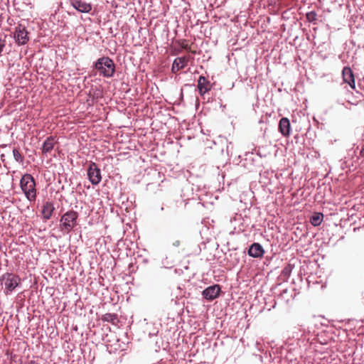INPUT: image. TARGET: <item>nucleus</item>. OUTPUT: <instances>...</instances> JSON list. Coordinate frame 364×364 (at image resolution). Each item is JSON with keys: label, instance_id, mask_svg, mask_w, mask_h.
Returning a JSON list of instances; mask_svg holds the SVG:
<instances>
[{"label": "nucleus", "instance_id": "nucleus-1", "mask_svg": "<svg viewBox=\"0 0 364 364\" xmlns=\"http://www.w3.org/2000/svg\"><path fill=\"white\" fill-rule=\"evenodd\" d=\"M22 191L29 201H34L36 198V182L33 177L28 173L24 174L20 181Z\"/></svg>", "mask_w": 364, "mask_h": 364}, {"label": "nucleus", "instance_id": "nucleus-2", "mask_svg": "<svg viewBox=\"0 0 364 364\" xmlns=\"http://www.w3.org/2000/svg\"><path fill=\"white\" fill-rule=\"evenodd\" d=\"M95 68L100 75L105 77H112L115 71V65L109 57L100 58L95 63Z\"/></svg>", "mask_w": 364, "mask_h": 364}, {"label": "nucleus", "instance_id": "nucleus-3", "mask_svg": "<svg viewBox=\"0 0 364 364\" xmlns=\"http://www.w3.org/2000/svg\"><path fill=\"white\" fill-rule=\"evenodd\" d=\"M78 213L69 210L64 213L60 219V229L66 232H70L77 225Z\"/></svg>", "mask_w": 364, "mask_h": 364}, {"label": "nucleus", "instance_id": "nucleus-4", "mask_svg": "<svg viewBox=\"0 0 364 364\" xmlns=\"http://www.w3.org/2000/svg\"><path fill=\"white\" fill-rule=\"evenodd\" d=\"M1 282L5 286L6 293L8 294L15 289L20 283V278L13 274L6 273L1 277Z\"/></svg>", "mask_w": 364, "mask_h": 364}, {"label": "nucleus", "instance_id": "nucleus-5", "mask_svg": "<svg viewBox=\"0 0 364 364\" xmlns=\"http://www.w3.org/2000/svg\"><path fill=\"white\" fill-rule=\"evenodd\" d=\"M14 38L18 45H24L29 41L28 32L26 27L21 24H18L15 28Z\"/></svg>", "mask_w": 364, "mask_h": 364}, {"label": "nucleus", "instance_id": "nucleus-6", "mask_svg": "<svg viewBox=\"0 0 364 364\" xmlns=\"http://www.w3.org/2000/svg\"><path fill=\"white\" fill-rule=\"evenodd\" d=\"M87 176L92 185H97L101 181V171L95 163L91 162L89 165Z\"/></svg>", "mask_w": 364, "mask_h": 364}, {"label": "nucleus", "instance_id": "nucleus-7", "mask_svg": "<svg viewBox=\"0 0 364 364\" xmlns=\"http://www.w3.org/2000/svg\"><path fill=\"white\" fill-rule=\"evenodd\" d=\"M190 59L191 57L189 55L176 58L172 64V72L173 73H176L179 70L183 69L186 66H187Z\"/></svg>", "mask_w": 364, "mask_h": 364}, {"label": "nucleus", "instance_id": "nucleus-8", "mask_svg": "<svg viewBox=\"0 0 364 364\" xmlns=\"http://www.w3.org/2000/svg\"><path fill=\"white\" fill-rule=\"evenodd\" d=\"M220 291V287L219 285L215 284L213 286L208 287L204 289L202 294L207 300L212 301L219 296Z\"/></svg>", "mask_w": 364, "mask_h": 364}, {"label": "nucleus", "instance_id": "nucleus-9", "mask_svg": "<svg viewBox=\"0 0 364 364\" xmlns=\"http://www.w3.org/2000/svg\"><path fill=\"white\" fill-rule=\"evenodd\" d=\"M343 82L348 83L350 87L355 90V78L352 70L349 67H345L342 71Z\"/></svg>", "mask_w": 364, "mask_h": 364}, {"label": "nucleus", "instance_id": "nucleus-10", "mask_svg": "<svg viewBox=\"0 0 364 364\" xmlns=\"http://www.w3.org/2000/svg\"><path fill=\"white\" fill-rule=\"evenodd\" d=\"M70 4L76 10L82 13H88L92 9L91 4L80 0H70Z\"/></svg>", "mask_w": 364, "mask_h": 364}, {"label": "nucleus", "instance_id": "nucleus-11", "mask_svg": "<svg viewBox=\"0 0 364 364\" xmlns=\"http://www.w3.org/2000/svg\"><path fill=\"white\" fill-rule=\"evenodd\" d=\"M198 89L199 93L203 95L205 93L210 90L211 85L209 80H208L204 76H200L198 80Z\"/></svg>", "mask_w": 364, "mask_h": 364}, {"label": "nucleus", "instance_id": "nucleus-12", "mask_svg": "<svg viewBox=\"0 0 364 364\" xmlns=\"http://www.w3.org/2000/svg\"><path fill=\"white\" fill-rule=\"evenodd\" d=\"M264 250L262 245L257 242L253 243L249 248L248 255L252 257H262Z\"/></svg>", "mask_w": 364, "mask_h": 364}, {"label": "nucleus", "instance_id": "nucleus-13", "mask_svg": "<svg viewBox=\"0 0 364 364\" xmlns=\"http://www.w3.org/2000/svg\"><path fill=\"white\" fill-rule=\"evenodd\" d=\"M279 129L281 134L284 136H289L290 134V122L287 117H283L279 123Z\"/></svg>", "mask_w": 364, "mask_h": 364}, {"label": "nucleus", "instance_id": "nucleus-14", "mask_svg": "<svg viewBox=\"0 0 364 364\" xmlns=\"http://www.w3.org/2000/svg\"><path fill=\"white\" fill-rule=\"evenodd\" d=\"M54 209L55 208H54V206H53L52 203L46 202L43 205V209H42V214H43V218L46 220L50 219L51 215H52V213H53Z\"/></svg>", "mask_w": 364, "mask_h": 364}, {"label": "nucleus", "instance_id": "nucleus-15", "mask_svg": "<svg viewBox=\"0 0 364 364\" xmlns=\"http://www.w3.org/2000/svg\"><path fill=\"white\" fill-rule=\"evenodd\" d=\"M55 143V141L53 136L47 138V139L44 141L43 145V152H50L53 149Z\"/></svg>", "mask_w": 364, "mask_h": 364}, {"label": "nucleus", "instance_id": "nucleus-16", "mask_svg": "<svg viewBox=\"0 0 364 364\" xmlns=\"http://www.w3.org/2000/svg\"><path fill=\"white\" fill-rule=\"evenodd\" d=\"M322 213H315L310 219V223L314 226H318L323 220Z\"/></svg>", "mask_w": 364, "mask_h": 364}, {"label": "nucleus", "instance_id": "nucleus-17", "mask_svg": "<svg viewBox=\"0 0 364 364\" xmlns=\"http://www.w3.org/2000/svg\"><path fill=\"white\" fill-rule=\"evenodd\" d=\"M102 320L114 324L115 321L117 320V316L115 314L107 313L102 316Z\"/></svg>", "mask_w": 364, "mask_h": 364}, {"label": "nucleus", "instance_id": "nucleus-18", "mask_svg": "<svg viewBox=\"0 0 364 364\" xmlns=\"http://www.w3.org/2000/svg\"><path fill=\"white\" fill-rule=\"evenodd\" d=\"M13 155L15 159V160L18 163H22L23 161V156L20 153L19 150L18 149H13Z\"/></svg>", "mask_w": 364, "mask_h": 364}, {"label": "nucleus", "instance_id": "nucleus-19", "mask_svg": "<svg viewBox=\"0 0 364 364\" xmlns=\"http://www.w3.org/2000/svg\"><path fill=\"white\" fill-rule=\"evenodd\" d=\"M178 44L179 46L183 48V49H185V50H187L190 52H191L192 53L195 54L196 53V51L194 50H191V46L188 44V42L186 40H182V41H180L178 42Z\"/></svg>", "mask_w": 364, "mask_h": 364}, {"label": "nucleus", "instance_id": "nucleus-20", "mask_svg": "<svg viewBox=\"0 0 364 364\" xmlns=\"http://www.w3.org/2000/svg\"><path fill=\"white\" fill-rule=\"evenodd\" d=\"M316 14L314 12H309L306 14V18L309 21H314L316 19Z\"/></svg>", "mask_w": 364, "mask_h": 364}, {"label": "nucleus", "instance_id": "nucleus-21", "mask_svg": "<svg viewBox=\"0 0 364 364\" xmlns=\"http://www.w3.org/2000/svg\"><path fill=\"white\" fill-rule=\"evenodd\" d=\"M181 245V241L177 240L173 242V245L175 247H178Z\"/></svg>", "mask_w": 364, "mask_h": 364}, {"label": "nucleus", "instance_id": "nucleus-22", "mask_svg": "<svg viewBox=\"0 0 364 364\" xmlns=\"http://www.w3.org/2000/svg\"><path fill=\"white\" fill-rule=\"evenodd\" d=\"M289 271V268H288V267H286V268H284V271H283V272H285V273H287V272H288Z\"/></svg>", "mask_w": 364, "mask_h": 364}, {"label": "nucleus", "instance_id": "nucleus-23", "mask_svg": "<svg viewBox=\"0 0 364 364\" xmlns=\"http://www.w3.org/2000/svg\"><path fill=\"white\" fill-rule=\"evenodd\" d=\"M29 364H38L35 361H31Z\"/></svg>", "mask_w": 364, "mask_h": 364}, {"label": "nucleus", "instance_id": "nucleus-24", "mask_svg": "<svg viewBox=\"0 0 364 364\" xmlns=\"http://www.w3.org/2000/svg\"><path fill=\"white\" fill-rule=\"evenodd\" d=\"M348 103L351 104V105H353V102H350V101H348Z\"/></svg>", "mask_w": 364, "mask_h": 364}]
</instances>
